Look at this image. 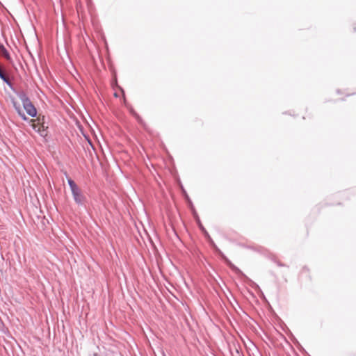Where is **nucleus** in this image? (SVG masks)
<instances>
[{
    "mask_svg": "<svg viewBox=\"0 0 356 356\" xmlns=\"http://www.w3.org/2000/svg\"><path fill=\"white\" fill-rule=\"evenodd\" d=\"M0 78L13 90L15 91V90L13 88V84L12 83L10 82V81L9 80V79L8 78V76L5 74V73L3 72L2 74L0 75Z\"/></svg>",
    "mask_w": 356,
    "mask_h": 356,
    "instance_id": "nucleus-8",
    "label": "nucleus"
},
{
    "mask_svg": "<svg viewBox=\"0 0 356 356\" xmlns=\"http://www.w3.org/2000/svg\"><path fill=\"white\" fill-rule=\"evenodd\" d=\"M88 356H108L104 352H102L99 348H97V351H94L93 353L89 354Z\"/></svg>",
    "mask_w": 356,
    "mask_h": 356,
    "instance_id": "nucleus-12",
    "label": "nucleus"
},
{
    "mask_svg": "<svg viewBox=\"0 0 356 356\" xmlns=\"http://www.w3.org/2000/svg\"><path fill=\"white\" fill-rule=\"evenodd\" d=\"M13 107L15 109L16 112L17 113V114L19 115V116L24 121L27 120L28 118L26 116L25 113H24V111H22L21 106H20V104H18L17 102L15 101H13Z\"/></svg>",
    "mask_w": 356,
    "mask_h": 356,
    "instance_id": "nucleus-3",
    "label": "nucleus"
},
{
    "mask_svg": "<svg viewBox=\"0 0 356 356\" xmlns=\"http://www.w3.org/2000/svg\"><path fill=\"white\" fill-rule=\"evenodd\" d=\"M0 78L13 90L15 91V90L13 88V84L12 83L10 82V81L9 80V79L8 78V76L5 74V73L3 72L2 74L0 75Z\"/></svg>",
    "mask_w": 356,
    "mask_h": 356,
    "instance_id": "nucleus-9",
    "label": "nucleus"
},
{
    "mask_svg": "<svg viewBox=\"0 0 356 356\" xmlns=\"http://www.w3.org/2000/svg\"><path fill=\"white\" fill-rule=\"evenodd\" d=\"M0 78L13 90L15 91V90L13 88V84L12 83L10 82V81L9 80V79L8 78V76L5 74V73L3 72L2 74L0 75Z\"/></svg>",
    "mask_w": 356,
    "mask_h": 356,
    "instance_id": "nucleus-10",
    "label": "nucleus"
},
{
    "mask_svg": "<svg viewBox=\"0 0 356 356\" xmlns=\"http://www.w3.org/2000/svg\"><path fill=\"white\" fill-rule=\"evenodd\" d=\"M73 198L75 202L79 205H84L86 202V198L82 193L81 189L79 188L78 189L72 192Z\"/></svg>",
    "mask_w": 356,
    "mask_h": 356,
    "instance_id": "nucleus-1",
    "label": "nucleus"
},
{
    "mask_svg": "<svg viewBox=\"0 0 356 356\" xmlns=\"http://www.w3.org/2000/svg\"><path fill=\"white\" fill-rule=\"evenodd\" d=\"M33 129L40 134L42 136H45L47 135L46 127L44 124H33Z\"/></svg>",
    "mask_w": 356,
    "mask_h": 356,
    "instance_id": "nucleus-5",
    "label": "nucleus"
},
{
    "mask_svg": "<svg viewBox=\"0 0 356 356\" xmlns=\"http://www.w3.org/2000/svg\"><path fill=\"white\" fill-rule=\"evenodd\" d=\"M14 92L17 95V96L21 100L22 104L24 103H26L30 100L29 97L27 96L26 92L24 91H16L15 90Z\"/></svg>",
    "mask_w": 356,
    "mask_h": 356,
    "instance_id": "nucleus-4",
    "label": "nucleus"
},
{
    "mask_svg": "<svg viewBox=\"0 0 356 356\" xmlns=\"http://www.w3.org/2000/svg\"><path fill=\"white\" fill-rule=\"evenodd\" d=\"M3 56L7 58H9V54L5 49H3Z\"/></svg>",
    "mask_w": 356,
    "mask_h": 356,
    "instance_id": "nucleus-13",
    "label": "nucleus"
},
{
    "mask_svg": "<svg viewBox=\"0 0 356 356\" xmlns=\"http://www.w3.org/2000/svg\"><path fill=\"white\" fill-rule=\"evenodd\" d=\"M0 78L13 90L15 91V90L13 88V84L12 83L10 82V81L9 80V79L8 78V76L5 74V73L3 72L2 74L0 75Z\"/></svg>",
    "mask_w": 356,
    "mask_h": 356,
    "instance_id": "nucleus-7",
    "label": "nucleus"
},
{
    "mask_svg": "<svg viewBox=\"0 0 356 356\" xmlns=\"http://www.w3.org/2000/svg\"><path fill=\"white\" fill-rule=\"evenodd\" d=\"M218 252L222 255V258L225 259L226 263L229 265V266L233 270H234L236 273H241V270L236 266H235L229 260H228V259H227L219 250H218Z\"/></svg>",
    "mask_w": 356,
    "mask_h": 356,
    "instance_id": "nucleus-6",
    "label": "nucleus"
},
{
    "mask_svg": "<svg viewBox=\"0 0 356 356\" xmlns=\"http://www.w3.org/2000/svg\"><path fill=\"white\" fill-rule=\"evenodd\" d=\"M131 112L132 113L133 115H134L137 118H138L139 117L138 116V115L133 111L131 110Z\"/></svg>",
    "mask_w": 356,
    "mask_h": 356,
    "instance_id": "nucleus-14",
    "label": "nucleus"
},
{
    "mask_svg": "<svg viewBox=\"0 0 356 356\" xmlns=\"http://www.w3.org/2000/svg\"><path fill=\"white\" fill-rule=\"evenodd\" d=\"M24 110L26 111V113L30 115L31 117H35L37 115V110L34 105L32 104L31 101L24 103L22 104Z\"/></svg>",
    "mask_w": 356,
    "mask_h": 356,
    "instance_id": "nucleus-2",
    "label": "nucleus"
},
{
    "mask_svg": "<svg viewBox=\"0 0 356 356\" xmlns=\"http://www.w3.org/2000/svg\"><path fill=\"white\" fill-rule=\"evenodd\" d=\"M67 182H68V184L70 187L72 192L79 188L78 186L76 184V183L72 179H68Z\"/></svg>",
    "mask_w": 356,
    "mask_h": 356,
    "instance_id": "nucleus-11",
    "label": "nucleus"
}]
</instances>
